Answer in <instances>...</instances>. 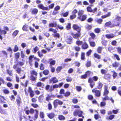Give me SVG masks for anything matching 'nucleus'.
<instances>
[{
    "mask_svg": "<svg viewBox=\"0 0 121 121\" xmlns=\"http://www.w3.org/2000/svg\"><path fill=\"white\" fill-rule=\"evenodd\" d=\"M63 84V82H61L59 83L58 85L57 84L54 85H53L52 87V86L51 87L50 89L49 90V91L51 92L54 89L60 88L62 86Z\"/></svg>",
    "mask_w": 121,
    "mask_h": 121,
    "instance_id": "nucleus-1",
    "label": "nucleus"
},
{
    "mask_svg": "<svg viewBox=\"0 0 121 121\" xmlns=\"http://www.w3.org/2000/svg\"><path fill=\"white\" fill-rule=\"evenodd\" d=\"M17 72L21 76L22 75V74H23L24 76L20 78V79H23L25 78V76L24 73L23 71L21 70V69L19 68H17L16 69Z\"/></svg>",
    "mask_w": 121,
    "mask_h": 121,
    "instance_id": "nucleus-2",
    "label": "nucleus"
},
{
    "mask_svg": "<svg viewBox=\"0 0 121 121\" xmlns=\"http://www.w3.org/2000/svg\"><path fill=\"white\" fill-rule=\"evenodd\" d=\"M82 113L83 112L82 111L77 110L74 111L73 114L74 116H76L78 115L79 117H81L82 116Z\"/></svg>",
    "mask_w": 121,
    "mask_h": 121,
    "instance_id": "nucleus-3",
    "label": "nucleus"
},
{
    "mask_svg": "<svg viewBox=\"0 0 121 121\" xmlns=\"http://www.w3.org/2000/svg\"><path fill=\"white\" fill-rule=\"evenodd\" d=\"M63 102L58 99L55 100L53 103L54 107L56 108L58 104L61 105L62 104Z\"/></svg>",
    "mask_w": 121,
    "mask_h": 121,
    "instance_id": "nucleus-4",
    "label": "nucleus"
},
{
    "mask_svg": "<svg viewBox=\"0 0 121 121\" xmlns=\"http://www.w3.org/2000/svg\"><path fill=\"white\" fill-rule=\"evenodd\" d=\"M28 91L30 93V96L31 97H32L34 95V92L32 89L31 88L29 87Z\"/></svg>",
    "mask_w": 121,
    "mask_h": 121,
    "instance_id": "nucleus-5",
    "label": "nucleus"
},
{
    "mask_svg": "<svg viewBox=\"0 0 121 121\" xmlns=\"http://www.w3.org/2000/svg\"><path fill=\"white\" fill-rule=\"evenodd\" d=\"M81 34L80 32H78V33H76V34H74L73 33H72L71 34L73 38L75 39H77L79 38Z\"/></svg>",
    "mask_w": 121,
    "mask_h": 121,
    "instance_id": "nucleus-6",
    "label": "nucleus"
},
{
    "mask_svg": "<svg viewBox=\"0 0 121 121\" xmlns=\"http://www.w3.org/2000/svg\"><path fill=\"white\" fill-rule=\"evenodd\" d=\"M92 91L93 92H95V95L96 96L99 97L100 96V93L99 90L94 89L92 90Z\"/></svg>",
    "mask_w": 121,
    "mask_h": 121,
    "instance_id": "nucleus-7",
    "label": "nucleus"
},
{
    "mask_svg": "<svg viewBox=\"0 0 121 121\" xmlns=\"http://www.w3.org/2000/svg\"><path fill=\"white\" fill-rule=\"evenodd\" d=\"M73 27L74 30H76L78 32H80L81 30V28L78 26L76 24L73 25Z\"/></svg>",
    "mask_w": 121,
    "mask_h": 121,
    "instance_id": "nucleus-8",
    "label": "nucleus"
},
{
    "mask_svg": "<svg viewBox=\"0 0 121 121\" xmlns=\"http://www.w3.org/2000/svg\"><path fill=\"white\" fill-rule=\"evenodd\" d=\"M50 81L51 82H52L53 83H55L58 82V80L55 77H53L51 79H50Z\"/></svg>",
    "mask_w": 121,
    "mask_h": 121,
    "instance_id": "nucleus-9",
    "label": "nucleus"
},
{
    "mask_svg": "<svg viewBox=\"0 0 121 121\" xmlns=\"http://www.w3.org/2000/svg\"><path fill=\"white\" fill-rule=\"evenodd\" d=\"M111 100L112 103H113L114 102V100L112 99V98H109L107 96H106L104 98H103V100Z\"/></svg>",
    "mask_w": 121,
    "mask_h": 121,
    "instance_id": "nucleus-10",
    "label": "nucleus"
},
{
    "mask_svg": "<svg viewBox=\"0 0 121 121\" xmlns=\"http://www.w3.org/2000/svg\"><path fill=\"white\" fill-rule=\"evenodd\" d=\"M114 23L113 25L112 26H110L111 28L113 27L114 26H119L120 23V22H118L114 21Z\"/></svg>",
    "mask_w": 121,
    "mask_h": 121,
    "instance_id": "nucleus-11",
    "label": "nucleus"
},
{
    "mask_svg": "<svg viewBox=\"0 0 121 121\" xmlns=\"http://www.w3.org/2000/svg\"><path fill=\"white\" fill-rule=\"evenodd\" d=\"M49 61L50 62V66H52V65H54L55 64V61L54 60H52V59H49Z\"/></svg>",
    "mask_w": 121,
    "mask_h": 121,
    "instance_id": "nucleus-12",
    "label": "nucleus"
},
{
    "mask_svg": "<svg viewBox=\"0 0 121 121\" xmlns=\"http://www.w3.org/2000/svg\"><path fill=\"white\" fill-rule=\"evenodd\" d=\"M78 18L82 21H84L86 18V16L83 15L82 16V18H81V17H78Z\"/></svg>",
    "mask_w": 121,
    "mask_h": 121,
    "instance_id": "nucleus-13",
    "label": "nucleus"
},
{
    "mask_svg": "<svg viewBox=\"0 0 121 121\" xmlns=\"http://www.w3.org/2000/svg\"><path fill=\"white\" fill-rule=\"evenodd\" d=\"M57 26V24L56 22L53 23H49V27H55Z\"/></svg>",
    "mask_w": 121,
    "mask_h": 121,
    "instance_id": "nucleus-14",
    "label": "nucleus"
},
{
    "mask_svg": "<svg viewBox=\"0 0 121 121\" xmlns=\"http://www.w3.org/2000/svg\"><path fill=\"white\" fill-rule=\"evenodd\" d=\"M72 38L69 36V38H68L66 40L67 42L69 44H71L72 43Z\"/></svg>",
    "mask_w": 121,
    "mask_h": 121,
    "instance_id": "nucleus-15",
    "label": "nucleus"
},
{
    "mask_svg": "<svg viewBox=\"0 0 121 121\" xmlns=\"http://www.w3.org/2000/svg\"><path fill=\"white\" fill-rule=\"evenodd\" d=\"M119 65V63L116 61H115L112 64V66L115 67H118Z\"/></svg>",
    "mask_w": 121,
    "mask_h": 121,
    "instance_id": "nucleus-16",
    "label": "nucleus"
},
{
    "mask_svg": "<svg viewBox=\"0 0 121 121\" xmlns=\"http://www.w3.org/2000/svg\"><path fill=\"white\" fill-rule=\"evenodd\" d=\"M48 117L50 119H52L55 116V114L53 113H51L48 114L47 115Z\"/></svg>",
    "mask_w": 121,
    "mask_h": 121,
    "instance_id": "nucleus-17",
    "label": "nucleus"
},
{
    "mask_svg": "<svg viewBox=\"0 0 121 121\" xmlns=\"http://www.w3.org/2000/svg\"><path fill=\"white\" fill-rule=\"evenodd\" d=\"M28 26L26 24L24 25L22 28L23 30L26 31H28Z\"/></svg>",
    "mask_w": 121,
    "mask_h": 121,
    "instance_id": "nucleus-18",
    "label": "nucleus"
},
{
    "mask_svg": "<svg viewBox=\"0 0 121 121\" xmlns=\"http://www.w3.org/2000/svg\"><path fill=\"white\" fill-rule=\"evenodd\" d=\"M111 22H107L105 24V27H109L111 28L110 27V26H112V25H111Z\"/></svg>",
    "mask_w": 121,
    "mask_h": 121,
    "instance_id": "nucleus-19",
    "label": "nucleus"
},
{
    "mask_svg": "<svg viewBox=\"0 0 121 121\" xmlns=\"http://www.w3.org/2000/svg\"><path fill=\"white\" fill-rule=\"evenodd\" d=\"M38 10L37 9L35 8L32 9V13L33 14H36L38 12Z\"/></svg>",
    "mask_w": 121,
    "mask_h": 121,
    "instance_id": "nucleus-20",
    "label": "nucleus"
},
{
    "mask_svg": "<svg viewBox=\"0 0 121 121\" xmlns=\"http://www.w3.org/2000/svg\"><path fill=\"white\" fill-rule=\"evenodd\" d=\"M19 32V31L17 30H16L14 31L12 34V35L13 36V37H14L16 36L17 35Z\"/></svg>",
    "mask_w": 121,
    "mask_h": 121,
    "instance_id": "nucleus-21",
    "label": "nucleus"
},
{
    "mask_svg": "<svg viewBox=\"0 0 121 121\" xmlns=\"http://www.w3.org/2000/svg\"><path fill=\"white\" fill-rule=\"evenodd\" d=\"M39 48L38 47H36L33 49V50L32 51V52L34 53H35L37 51L39 50Z\"/></svg>",
    "mask_w": 121,
    "mask_h": 121,
    "instance_id": "nucleus-22",
    "label": "nucleus"
},
{
    "mask_svg": "<svg viewBox=\"0 0 121 121\" xmlns=\"http://www.w3.org/2000/svg\"><path fill=\"white\" fill-rule=\"evenodd\" d=\"M106 37L108 38H112L114 36L113 34H107L106 35Z\"/></svg>",
    "mask_w": 121,
    "mask_h": 121,
    "instance_id": "nucleus-23",
    "label": "nucleus"
},
{
    "mask_svg": "<svg viewBox=\"0 0 121 121\" xmlns=\"http://www.w3.org/2000/svg\"><path fill=\"white\" fill-rule=\"evenodd\" d=\"M88 46L87 44L86 43H84L82 45V48L86 49L88 48Z\"/></svg>",
    "mask_w": 121,
    "mask_h": 121,
    "instance_id": "nucleus-24",
    "label": "nucleus"
},
{
    "mask_svg": "<svg viewBox=\"0 0 121 121\" xmlns=\"http://www.w3.org/2000/svg\"><path fill=\"white\" fill-rule=\"evenodd\" d=\"M111 14V13L110 12L108 13V14H106L105 15L102 16V17L103 18H105L108 17H109L110 16Z\"/></svg>",
    "mask_w": 121,
    "mask_h": 121,
    "instance_id": "nucleus-25",
    "label": "nucleus"
},
{
    "mask_svg": "<svg viewBox=\"0 0 121 121\" xmlns=\"http://www.w3.org/2000/svg\"><path fill=\"white\" fill-rule=\"evenodd\" d=\"M59 119L60 120H64L65 119V117L63 116L60 115H59L58 117Z\"/></svg>",
    "mask_w": 121,
    "mask_h": 121,
    "instance_id": "nucleus-26",
    "label": "nucleus"
},
{
    "mask_svg": "<svg viewBox=\"0 0 121 121\" xmlns=\"http://www.w3.org/2000/svg\"><path fill=\"white\" fill-rule=\"evenodd\" d=\"M49 73V71L48 70H44L43 72V73L45 75H48Z\"/></svg>",
    "mask_w": 121,
    "mask_h": 121,
    "instance_id": "nucleus-27",
    "label": "nucleus"
},
{
    "mask_svg": "<svg viewBox=\"0 0 121 121\" xmlns=\"http://www.w3.org/2000/svg\"><path fill=\"white\" fill-rule=\"evenodd\" d=\"M0 34L1 35L2 34L5 35L6 33V31L4 30H1L0 28Z\"/></svg>",
    "mask_w": 121,
    "mask_h": 121,
    "instance_id": "nucleus-28",
    "label": "nucleus"
},
{
    "mask_svg": "<svg viewBox=\"0 0 121 121\" xmlns=\"http://www.w3.org/2000/svg\"><path fill=\"white\" fill-rule=\"evenodd\" d=\"M81 58V59L82 60H84L85 59V53H84L82 52V53Z\"/></svg>",
    "mask_w": 121,
    "mask_h": 121,
    "instance_id": "nucleus-29",
    "label": "nucleus"
},
{
    "mask_svg": "<svg viewBox=\"0 0 121 121\" xmlns=\"http://www.w3.org/2000/svg\"><path fill=\"white\" fill-rule=\"evenodd\" d=\"M87 10L88 12H93V10L92 9L91 7H88L87 8Z\"/></svg>",
    "mask_w": 121,
    "mask_h": 121,
    "instance_id": "nucleus-30",
    "label": "nucleus"
},
{
    "mask_svg": "<svg viewBox=\"0 0 121 121\" xmlns=\"http://www.w3.org/2000/svg\"><path fill=\"white\" fill-rule=\"evenodd\" d=\"M30 80H31L32 81H34L36 80V77H34L33 76V75H31L30 77Z\"/></svg>",
    "mask_w": 121,
    "mask_h": 121,
    "instance_id": "nucleus-31",
    "label": "nucleus"
},
{
    "mask_svg": "<svg viewBox=\"0 0 121 121\" xmlns=\"http://www.w3.org/2000/svg\"><path fill=\"white\" fill-rule=\"evenodd\" d=\"M94 56L95 58H97L98 59H99L100 58V56L96 53L94 54Z\"/></svg>",
    "mask_w": 121,
    "mask_h": 121,
    "instance_id": "nucleus-32",
    "label": "nucleus"
},
{
    "mask_svg": "<svg viewBox=\"0 0 121 121\" xmlns=\"http://www.w3.org/2000/svg\"><path fill=\"white\" fill-rule=\"evenodd\" d=\"M7 85L8 87L10 88L11 89H13L12 85L11 83L10 82H8L7 83Z\"/></svg>",
    "mask_w": 121,
    "mask_h": 121,
    "instance_id": "nucleus-33",
    "label": "nucleus"
},
{
    "mask_svg": "<svg viewBox=\"0 0 121 121\" xmlns=\"http://www.w3.org/2000/svg\"><path fill=\"white\" fill-rule=\"evenodd\" d=\"M16 101L17 103V104L19 106L20 104L21 103V99L20 98H19V99H16Z\"/></svg>",
    "mask_w": 121,
    "mask_h": 121,
    "instance_id": "nucleus-34",
    "label": "nucleus"
},
{
    "mask_svg": "<svg viewBox=\"0 0 121 121\" xmlns=\"http://www.w3.org/2000/svg\"><path fill=\"white\" fill-rule=\"evenodd\" d=\"M121 18L119 16H117L114 21L118 22H120V21L121 20Z\"/></svg>",
    "mask_w": 121,
    "mask_h": 121,
    "instance_id": "nucleus-35",
    "label": "nucleus"
},
{
    "mask_svg": "<svg viewBox=\"0 0 121 121\" xmlns=\"http://www.w3.org/2000/svg\"><path fill=\"white\" fill-rule=\"evenodd\" d=\"M91 65V61L89 60L88 61L86 64V65L87 67H89Z\"/></svg>",
    "mask_w": 121,
    "mask_h": 121,
    "instance_id": "nucleus-36",
    "label": "nucleus"
},
{
    "mask_svg": "<svg viewBox=\"0 0 121 121\" xmlns=\"http://www.w3.org/2000/svg\"><path fill=\"white\" fill-rule=\"evenodd\" d=\"M98 84V88L99 89H100L103 86V84L100 82H99Z\"/></svg>",
    "mask_w": 121,
    "mask_h": 121,
    "instance_id": "nucleus-37",
    "label": "nucleus"
},
{
    "mask_svg": "<svg viewBox=\"0 0 121 121\" xmlns=\"http://www.w3.org/2000/svg\"><path fill=\"white\" fill-rule=\"evenodd\" d=\"M72 78L71 77H67L66 80L67 82H70L72 81Z\"/></svg>",
    "mask_w": 121,
    "mask_h": 121,
    "instance_id": "nucleus-38",
    "label": "nucleus"
},
{
    "mask_svg": "<svg viewBox=\"0 0 121 121\" xmlns=\"http://www.w3.org/2000/svg\"><path fill=\"white\" fill-rule=\"evenodd\" d=\"M7 72L9 75L11 76L12 75V71L9 70V69H8L7 70Z\"/></svg>",
    "mask_w": 121,
    "mask_h": 121,
    "instance_id": "nucleus-39",
    "label": "nucleus"
},
{
    "mask_svg": "<svg viewBox=\"0 0 121 121\" xmlns=\"http://www.w3.org/2000/svg\"><path fill=\"white\" fill-rule=\"evenodd\" d=\"M76 44L78 46L81 45L82 43V41H77L76 42Z\"/></svg>",
    "mask_w": 121,
    "mask_h": 121,
    "instance_id": "nucleus-40",
    "label": "nucleus"
},
{
    "mask_svg": "<svg viewBox=\"0 0 121 121\" xmlns=\"http://www.w3.org/2000/svg\"><path fill=\"white\" fill-rule=\"evenodd\" d=\"M31 73V75H35L36 76L37 75V72L34 70L32 71Z\"/></svg>",
    "mask_w": 121,
    "mask_h": 121,
    "instance_id": "nucleus-41",
    "label": "nucleus"
},
{
    "mask_svg": "<svg viewBox=\"0 0 121 121\" xmlns=\"http://www.w3.org/2000/svg\"><path fill=\"white\" fill-rule=\"evenodd\" d=\"M113 73V77L114 79H115L117 75V73H116L115 71L112 72Z\"/></svg>",
    "mask_w": 121,
    "mask_h": 121,
    "instance_id": "nucleus-42",
    "label": "nucleus"
},
{
    "mask_svg": "<svg viewBox=\"0 0 121 121\" xmlns=\"http://www.w3.org/2000/svg\"><path fill=\"white\" fill-rule=\"evenodd\" d=\"M49 31H52L54 33H55L56 32V30L55 29H54L52 28H50L49 29Z\"/></svg>",
    "mask_w": 121,
    "mask_h": 121,
    "instance_id": "nucleus-43",
    "label": "nucleus"
},
{
    "mask_svg": "<svg viewBox=\"0 0 121 121\" xmlns=\"http://www.w3.org/2000/svg\"><path fill=\"white\" fill-rule=\"evenodd\" d=\"M76 17V15L75 14H73L70 16V18L71 19H73L74 18Z\"/></svg>",
    "mask_w": 121,
    "mask_h": 121,
    "instance_id": "nucleus-44",
    "label": "nucleus"
},
{
    "mask_svg": "<svg viewBox=\"0 0 121 121\" xmlns=\"http://www.w3.org/2000/svg\"><path fill=\"white\" fill-rule=\"evenodd\" d=\"M44 114L43 112H40V117L43 118L44 117Z\"/></svg>",
    "mask_w": 121,
    "mask_h": 121,
    "instance_id": "nucleus-45",
    "label": "nucleus"
},
{
    "mask_svg": "<svg viewBox=\"0 0 121 121\" xmlns=\"http://www.w3.org/2000/svg\"><path fill=\"white\" fill-rule=\"evenodd\" d=\"M43 85L42 86H43V84H42V83L40 82H38L37 84V86H42V85Z\"/></svg>",
    "mask_w": 121,
    "mask_h": 121,
    "instance_id": "nucleus-46",
    "label": "nucleus"
},
{
    "mask_svg": "<svg viewBox=\"0 0 121 121\" xmlns=\"http://www.w3.org/2000/svg\"><path fill=\"white\" fill-rule=\"evenodd\" d=\"M106 105V103L105 102H101L100 105V106L102 107L103 106H104Z\"/></svg>",
    "mask_w": 121,
    "mask_h": 121,
    "instance_id": "nucleus-47",
    "label": "nucleus"
},
{
    "mask_svg": "<svg viewBox=\"0 0 121 121\" xmlns=\"http://www.w3.org/2000/svg\"><path fill=\"white\" fill-rule=\"evenodd\" d=\"M62 67L61 66H59L56 69L57 71L59 73L61 70L62 69Z\"/></svg>",
    "mask_w": 121,
    "mask_h": 121,
    "instance_id": "nucleus-48",
    "label": "nucleus"
},
{
    "mask_svg": "<svg viewBox=\"0 0 121 121\" xmlns=\"http://www.w3.org/2000/svg\"><path fill=\"white\" fill-rule=\"evenodd\" d=\"M71 25L70 23H68L66 26V28L68 30L70 29L71 28Z\"/></svg>",
    "mask_w": 121,
    "mask_h": 121,
    "instance_id": "nucleus-49",
    "label": "nucleus"
},
{
    "mask_svg": "<svg viewBox=\"0 0 121 121\" xmlns=\"http://www.w3.org/2000/svg\"><path fill=\"white\" fill-rule=\"evenodd\" d=\"M60 9V7L59 6L57 5L54 8V10L58 11Z\"/></svg>",
    "mask_w": 121,
    "mask_h": 121,
    "instance_id": "nucleus-50",
    "label": "nucleus"
},
{
    "mask_svg": "<svg viewBox=\"0 0 121 121\" xmlns=\"http://www.w3.org/2000/svg\"><path fill=\"white\" fill-rule=\"evenodd\" d=\"M25 56V54H24L23 51H22L21 53V56L22 58H23Z\"/></svg>",
    "mask_w": 121,
    "mask_h": 121,
    "instance_id": "nucleus-51",
    "label": "nucleus"
},
{
    "mask_svg": "<svg viewBox=\"0 0 121 121\" xmlns=\"http://www.w3.org/2000/svg\"><path fill=\"white\" fill-rule=\"evenodd\" d=\"M18 48L17 45H15L14 46V52H17L18 50Z\"/></svg>",
    "mask_w": 121,
    "mask_h": 121,
    "instance_id": "nucleus-52",
    "label": "nucleus"
},
{
    "mask_svg": "<svg viewBox=\"0 0 121 121\" xmlns=\"http://www.w3.org/2000/svg\"><path fill=\"white\" fill-rule=\"evenodd\" d=\"M102 20L101 19H98L96 20V22L99 23L100 24L102 21Z\"/></svg>",
    "mask_w": 121,
    "mask_h": 121,
    "instance_id": "nucleus-53",
    "label": "nucleus"
},
{
    "mask_svg": "<svg viewBox=\"0 0 121 121\" xmlns=\"http://www.w3.org/2000/svg\"><path fill=\"white\" fill-rule=\"evenodd\" d=\"M20 53L19 52L16 53L15 54V58L16 59H18L19 57Z\"/></svg>",
    "mask_w": 121,
    "mask_h": 121,
    "instance_id": "nucleus-54",
    "label": "nucleus"
},
{
    "mask_svg": "<svg viewBox=\"0 0 121 121\" xmlns=\"http://www.w3.org/2000/svg\"><path fill=\"white\" fill-rule=\"evenodd\" d=\"M101 47H99L98 48L97 51L98 53H101Z\"/></svg>",
    "mask_w": 121,
    "mask_h": 121,
    "instance_id": "nucleus-55",
    "label": "nucleus"
},
{
    "mask_svg": "<svg viewBox=\"0 0 121 121\" xmlns=\"http://www.w3.org/2000/svg\"><path fill=\"white\" fill-rule=\"evenodd\" d=\"M105 110L104 109H102L100 110V112L101 113L103 114L104 115L105 113Z\"/></svg>",
    "mask_w": 121,
    "mask_h": 121,
    "instance_id": "nucleus-56",
    "label": "nucleus"
},
{
    "mask_svg": "<svg viewBox=\"0 0 121 121\" xmlns=\"http://www.w3.org/2000/svg\"><path fill=\"white\" fill-rule=\"evenodd\" d=\"M109 91L107 90H105L104 95H105L108 94Z\"/></svg>",
    "mask_w": 121,
    "mask_h": 121,
    "instance_id": "nucleus-57",
    "label": "nucleus"
},
{
    "mask_svg": "<svg viewBox=\"0 0 121 121\" xmlns=\"http://www.w3.org/2000/svg\"><path fill=\"white\" fill-rule=\"evenodd\" d=\"M50 67L51 69V71L52 72H54L55 69L54 68L52 67V66H50Z\"/></svg>",
    "mask_w": 121,
    "mask_h": 121,
    "instance_id": "nucleus-58",
    "label": "nucleus"
},
{
    "mask_svg": "<svg viewBox=\"0 0 121 121\" xmlns=\"http://www.w3.org/2000/svg\"><path fill=\"white\" fill-rule=\"evenodd\" d=\"M90 44V45L92 47H94L95 45V43L93 42H91Z\"/></svg>",
    "mask_w": 121,
    "mask_h": 121,
    "instance_id": "nucleus-59",
    "label": "nucleus"
},
{
    "mask_svg": "<svg viewBox=\"0 0 121 121\" xmlns=\"http://www.w3.org/2000/svg\"><path fill=\"white\" fill-rule=\"evenodd\" d=\"M90 35L91 37L92 38L94 39L95 37V34L93 33H91L90 34Z\"/></svg>",
    "mask_w": 121,
    "mask_h": 121,
    "instance_id": "nucleus-60",
    "label": "nucleus"
},
{
    "mask_svg": "<svg viewBox=\"0 0 121 121\" xmlns=\"http://www.w3.org/2000/svg\"><path fill=\"white\" fill-rule=\"evenodd\" d=\"M117 42L116 41L114 40L111 43V44L113 46H115Z\"/></svg>",
    "mask_w": 121,
    "mask_h": 121,
    "instance_id": "nucleus-61",
    "label": "nucleus"
},
{
    "mask_svg": "<svg viewBox=\"0 0 121 121\" xmlns=\"http://www.w3.org/2000/svg\"><path fill=\"white\" fill-rule=\"evenodd\" d=\"M76 88L77 90L78 91H80L82 89L81 87L79 86H76Z\"/></svg>",
    "mask_w": 121,
    "mask_h": 121,
    "instance_id": "nucleus-62",
    "label": "nucleus"
},
{
    "mask_svg": "<svg viewBox=\"0 0 121 121\" xmlns=\"http://www.w3.org/2000/svg\"><path fill=\"white\" fill-rule=\"evenodd\" d=\"M121 87H120L119 88L118 90V94L121 96Z\"/></svg>",
    "mask_w": 121,
    "mask_h": 121,
    "instance_id": "nucleus-63",
    "label": "nucleus"
},
{
    "mask_svg": "<svg viewBox=\"0 0 121 121\" xmlns=\"http://www.w3.org/2000/svg\"><path fill=\"white\" fill-rule=\"evenodd\" d=\"M117 49L119 53L121 55V48L120 47H118L117 48Z\"/></svg>",
    "mask_w": 121,
    "mask_h": 121,
    "instance_id": "nucleus-64",
    "label": "nucleus"
}]
</instances>
